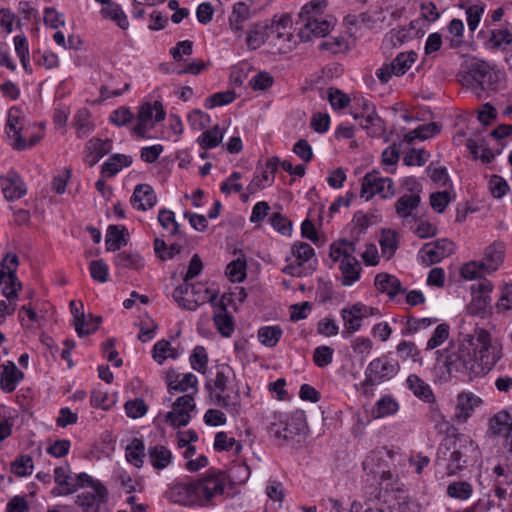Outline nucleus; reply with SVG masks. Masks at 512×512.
I'll return each instance as SVG.
<instances>
[{
	"label": "nucleus",
	"instance_id": "f257e3e1",
	"mask_svg": "<svg viewBox=\"0 0 512 512\" xmlns=\"http://www.w3.org/2000/svg\"><path fill=\"white\" fill-rule=\"evenodd\" d=\"M212 403L220 406L233 417L242 412L240 388L237 384L236 374L228 364H219L215 367V374L206 383Z\"/></svg>",
	"mask_w": 512,
	"mask_h": 512
},
{
	"label": "nucleus",
	"instance_id": "f03ea898",
	"mask_svg": "<svg viewBox=\"0 0 512 512\" xmlns=\"http://www.w3.org/2000/svg\"><path fill=\"white\" fill-rule=\"evenodd\" d=\"M473 338L468 337L459 342L451 341L448 346L437 351V366L444 368L449 376H474Z\"/></svg>",
	"mask_w": 512,
	"mask_h": 512
},
{
	"label": "nucleus",
	"instance_id": "7ed1b4c3",
	"mask_svg": "<svg viewBox=\"0 0 512 512\" xmlns=\"http://www.w3.org/2000/svg\"><path fill=\"white\" fill-rule=\"evenodd\" d=\"M6 134L14 149L22 151L35 146L44 136L43 126L28 121L23 111L14 106L8 111Z\"/></svg>",
	"mask_w": 512,
	"mask_h": 512
},
{
	"label": "nucleus",
	"instance_id": "20e7f679",
	"mask_svg": "<svg viewBox=\"0 0 512 512\" xmlns=\"http://www.w3.org/2000/svg\"><path fill=\"white\" fill-rule=\"evenodd\" d=\"M473 346L474 376H483L502 358V348L497 343H492L490 333L484 329L476 332Z\"/></svg>",
	"mask_w": 512,
	"mask_h": 512
},
{
	"label": "nucleus",
	"instance_id": "39448f33",
	"mask_svg": "<svg viewBox=\"0 0 512 512\" xmlns=\"http://www.w3.org/2000/svg\"><path fill=\"white\" fill-rule=\"evenodd\" d=\"M355 251V243L348 240H339L330 246V258L339 263L343 286H351L360 279L362 269Z\"/></svg>",
	"mask_w": 512,
	"mask_h": 512
},
{
	"label": "nucleus",
	"instance_id": "423d86ee",
	"mask_svg": "<svg viewBox=\"0 0 512 512\" xmlns=\"http://www.w3.org/2000/svg\"><path fill=\"white\" fill-rule=\"evenodd\" d=\"M461 449L470 451L472 456L477 458L480 455L478 446L475 442L466 435H458L454 439H446L440 444L437 451V460H446L449 452V463L447 465V471L449 475H454L462 470L464 463L463 453Z\"/></svg>",
	"mask_w": 512,
	"mask_h": 512
},
{
	"label": "nucleus",
	"instance_id": "0eeeda50",
	"mask_svg": "<svg viewBox=\"0 0 512 512\" xmlns=\"http://www.w3.org/2000/svg\"><path fill=\"white\" fill-rule=\"evenodd\" d=\"M307 427L306 416L303 411L292 413L273 412L269 424L270 433L277 439L289 441L302 434Z\"/></svg>",
	"mask_w": 512,
	"mask_h": 512
},
{
	"label": "nucleus",
	"instance_id": "6e6552de",
	"mask_svg": "<svg viewBox=\"0 0 512 512\" xmlns=\"http://www.w3.org/2000/svg\"><path fill=\"white\" fill-rule=\"evenodd\" d=\"M351 115L369 136L380 138L385 135V123L379 117L375 105L369 99L362 96L354 97Z\"/></svg>",
	"mask_w": 512,
	"mask_h": 512
},
{
	"label": "nucleus",
	"instance_id": "1a4fd4ad",
	"mask_svg": "<svg viewBox=\"0 0 512 512\" xmlns=\"http://www.w3.org/2000/svg\"><path fill=\"white\" fill-rule=\"evenodd\" d=\"M285 274L302 277L311 274L317 265L314 248L305 242H295L291 246L290 255L286 258Z\"/></svg>",
	"mask_w": 512,
	"mask_h": 512
},
{
	"label": "nucleus",
	"instance_id": "9d476101",
	"mask_svg": "<svg viewBox=\"0 0 512 512\" xmlns=\"http://www.w3.org/2000/svg\"><path fill=\"white\" fill-rule=\"evenodd\" d=\"M194 480L198 506L212 505L214 500L223 495L226 485V475L221 471H208Z\"/></svg>",
	"mask_w": 512,
	"mask_h": 512
},
{
	"label": "nucleus",
	"instance_id": "9b49d317",
	"mask_svg": "<svg viewBox=\"0 0 512 512\" xmlns=\"http://www.w3.org/2000/svg\"><path fill=\"white\" fill-rule=\"evenodd\" d=\"M173 298L181 308L195 311L207 301L213 303L216 300V293L202 286L183 283L175 288Z\"/></svg>",
	"mask_w": 512,
	"mask_h": 512
},
{
	"label": "nucleus",
	"instance_id": "f8f14e48",
	"mask_svg": "<svg viewBox=\"0 0 512 512\" xmlns=\"http://www.w3.org/2000/svg\"><path fill=\"white\" fill-rule=\"evenodd\" d=\"M396 194L394 182L389 177H383L380 172L373 170L366 173L361 181L360 197L365 201L374 196L381 199H391Z\"/></svg>",
	"mask_w": 512,
	"mask_h": 512
},
{
	"label": "nucleus",
	"instance_id": "ddd939ff",
	"mask_svg": "<svg viewBox=\"0 0 512 512\" xmlns=\"http://www.w3.org/2000/svg\"><path fill=\"white\" fill-rule=\"evenodd\" d=\"M91 476L87 473L72 474L69 465L59 466L54 469L55 487L51 494L55 497L67 496L75 493L79 488H85Z\"/></svg>",
	"mask_w": 512,
	"mask_h": 512
},
{
	"label": "nucleus",
	"instance_id": "4468645a",
	"mask_svg": "<svg viewBox=\"0 0 512 512\" xmlns=\"http://www.w3.org/2000/svg\"><path fill=\"white\" fill-rule=\"evenodd\" d=\"M85 487L91 491H84L77 495L75 503L83 512H109L107 508L108 490L99 480L93 479L87 482Z\"/></svg>",
	"mask_w": 512,
	"mask_h": 512
},
{
	"label": "nucleus",
	"instance_id": "2eb2a0df",
	"mask_svg": "<svg viewBox=\"0 0 512 512\" xmlns=\"http://www.w3.org/2000/svg\"><path fill=\"white\" fill-rule=\"evenodd\" d=\"M470 75L481 91H490L498 88L505 74L494 63L476 60L470 66Z\"/></svg>",
	"mask_w": 512,
	"mask_h": 512
},
{
	"label": "nucleus",
	"instance_id": "dca6fc26",
	"mask_svg": "<svg viewBox=\"0 0 512 512\" xmlns=\"http://www.w3.org/2000/svg\"><path fill=\"white\" fill-rule=\"evenodd\" d=\"M400 371L399 363L387 356L373 359L365 370L364 384L375 386L391 380Z\"/></svg>",
	"mask_w": 512,
	"mask_h": 512
},
{
	"label": "nucleus",
	"instance_id": "f3484780",
	"mask_svg": "<svg viewBox=\"0 0 512 512\" xmlns=\"http://www.w3.org/2000/svg\"><path fill=\"white\" fill-rule=\"evenodd\" d=\"M292 20L287 14L276 16L268 23V43L279 52L285 53L292 47Z\"/></svg>",
	"mask_w": 512,
	"mask_h": 512
},
{
	"label": "nucleus",
	"instance_id": "a211bd4d",
	"mask_svg": "<svg viewBox=\"0 0 512 512\" xmlns=\"http://www.w3.org/2000/svg\"><path fill=\"white\" fill-rule=\"evenodd\" d=\"M258 1L259 0L238 1L232 5L231 12L228 16V30L236 40H242L244 38L245 31L248 29L247 24L254 15L251 7L258 3Z\"/></svg>",
	"mask_w": 512,
	"mask_h": 512
},
{
	"label": "nucleus",
	"instance_id": "6ab92c4d",
	"mask_svg": "<svg viewBox=\"0 0 512 512\" xmlns=\"http://www.w3.org/2000/svg\"><path fill=\"white\" fill-rule=\"evenodd\" d=\"M166 112L161 102H145L139 106L137 113V125L134 132L144 137L157 123L165 119Z\"/></svg>",
	"mask_w": 512,
	"mask_h": 512
},
{
	"label": "nucleus",
	"instance_id": "aec40b11",
	"mask_svg": "<svg viewBox=\"0 0 512 512\" xmlns=\"http://www.w3.org/2000/svg\"><path fill=\"white\" fill-rule=\"evenodd\" d=\"M196 409L195 398L191 395H182L172 402L171 410L164 415V422L174 428L188 425L191 414Z\"/></svg>",
	"mask_w": 512,
	"mask_h": 512
},
{
	"label": "nucleus",
	"instance_id": "412c9836",
	"mask_svg": "<svg viewBox=\"0 0 512 512\" xmlns=\"http://www.w3.org/2000/svg\"><path fill=\"white\" fill-rule=\"evenodd\" d=\"M372 311V308L362 303H355L342 308L340 311L343 321L342 337L349 338L352 334L358 332L362 327L363 318L371 315Z\"/></svg>",
	"mask_w": 512,
	"mask_h": 512
},
{
	"label": "nucleus",
	"instance_id": "4be33fe9",
	"mask_svg": "<svg viewBox=\"0 0 512 512\" xmlns=\"http://www.w3.org/2000/svg\"><path fill=\"white\" fill-rule=\"evenodd\" d=\"M165 382L170 394L184 393L193 398L198 394V378L191 372L180 373L173 369L167 371Z\"/></svg>",
	"mask_w": 512,
	"mask_h": 512
},
{
	"label": "nucleus",
	"instance_id": "5701e85b",
	"mask_svg": "<svg viewBox=\"0 0 512 512\" xmlns=\"http://www.w3.org/2000/svg\"><path fill=\"white\" fill-rule=\"evenodd\" d=\"M455 250V245L448 239H438L423 245L418 252V259L425 266L442 261L449 257Z\"/></svg>",
	"mask_w": 512,
	"mask_h": 512
},
{
	"label": "nucleus",
	"instance_id": "b1692460",
	"mask_svg": "<svg viewBox=\"0 0 512 512\" xmlns=\"http://www.w3.org/2000/svg\"><path fill=\"white\" fill-rule=\"evenodd\" d=\"M195 485L193 479L174 482L169 486L166 497L169 501L182 506H198Z\"/></svg>",
	"mask_w": 512,
	"mask_h": 512
},
{
	"label": "nucleus",
	"instance_id": "393cba45",
	"mask_svg": "<svg viewBox=\"0 0 512 512\" xmlns=\"http://www.w3.org/2000/svg\"><path fill=\"white\" fill-rule=\"evenodd\" d=\"M481 397L471 391H462L456 396L455 418L460 423H466L475 410L482 406Z\"/></svg>",
	"mask_w": 512,
	"mask_h": 512
},
{
	"label": "nucleus",
	"instance_id": "a878e982",
	"mask_svg": "<svg viewBox=\"0 0 512 512\" xmlns=\"http://www.w3.org/2000/svg\"><path fill=\"white\" fill-rule=\"evenodd\" d=\"M424 23L421 19H414L408 25L392 29L386 36L393 46L402 45L424 34Z\"/></svg>",
	"mask_w": 512,
	"mask_h": 512
},
{
	"label": "nucleus",
	"instance_id": "bb28decb",
	"mask_svg": "<svg viewBox=\"0 0 512 512\" xmlns=\"http://www.w3.org/2000/svg\"><path fill=\"white\" fill-rule=\"evenodd\" d=\"M23 378L24 373L13 361L8 360L0 365V389L3 392H13Z\"/></svg>",
	"mask_w": 512,
	"mask_h": 512
},
{
	"label": "nucleus",
	"instance_id": "cd10ccee",
	"mask_svg": "<svg viewBox=\"0 0 512 512\" xmlns=\"http://www.w3.org/2000/svg\"><path fill=\"white\" fill-rule=\"evenodd\" d=\"M279 162L280 159L278 157H272L266 162L261 174L255 175L248 184L247 190L250 194L257 192L266 186H270L274 182Z\"/></svg>",
	"mask_w": 512,
	"mask_h": 512
},
{
	"label": "nucleus",
	"instance_id": "c85d7f7f",
	"mask_svg": "<svg viewBox=\"0 0 512 512\" xmlns=\"http://www.w3.org/2000/svg\"><path fill=\"white\" fill-rule=\"evenodd\" d=\"M130 203L134 209L146 211L156 205L157 196L150 185L138 184L134 188Z\"/></svg>",
	"mask_w": 512,
	"mask_h": 512
},
{
	"label": "nucleus",
	"instance_id": "c756f323",
	"mask_svg": "<svg viewBox=\"0 0 512 512\" xmlns=\"http://www.w3.org/2000/svg\"><path fill=\"white\" fill-rule=\"evenodd\" d=\"M0 181L3 195L8 201H15L26 194V186L15 172H9L5 177H1Z\"/></svg>",
	"mask_w": 512,
	"mask_h": 512
},
{
	"label": "nucleus",
	"instance_id": "7c9ffc66",
	"mask_svg": "<svg viewBox=\"0 0 512 512\" xmlns=\"http://www.w3.org/2000/svg\"><path fill=\"white\" fill-rule=\"evenodd\" d=\"M112 149V141L109 139L102 140L99 138H92L88 141L85 149L84 162L92 167L99 162V160L107 155Z\"/></svg>",
	"mask_w": 512,
	"mask_h": 512
},
{
	"label": "nucleus",
	"instance_id": "2f4dec72",
	"mask_svg": "<svg viewBox=\"0 0 512 512\" xmlns=\"http://www.w3.org/2000/svg\"><path fill=\"white\" fill-rule=\"evenodd\" d=\"M245 43L250 50L260 48L264 43L268 42V22L253 23L245 31Z\"/></svg>",
	"mask_w": 512,
	"mask_h": 512
},
{
	"label": "nucleus",
	"instance_id": "473e14b6",
	"mask_svg": "<svg viewBox=\"0 0 512 512\" xmlns=\"http://www.w3.org/2000/svg\"><path fill=\"white\" fill-rule=\"evenodd\" d=\"M489 432L495 436L508 438L512 433V416L505 410L497 412L489 420Z\"/></svg>",
	"mask_w": 512,
	"mask_h": 512
},
{
	"label": "nucleus",
	"instance_id": "72a5a7b5",
	"mask_svg": "<svg viewBox=\"0 0 512 512\" xmlns=\"http://www.w3.org/2000/svg\"><path fill=\"white\" fill-rule=\"evenodd\" d=\"M375 287L382 293H386L390 298H394L404 292L400 280L388 273H379L374 280Z\"/></svg>",
	"mask_w": 512,
	"mask_h": 512
},
{
	"label": "nucleus",
	"instance_id": "f704fd0d",
	"mask_svg": "<svg viewBox=\"0 0 512 512\" xmlns=\"http://www.w3.org/2000/svg\"><path fill=\"white\" fill-rule=\"evenodd\" d=\"M420 202V195L404 194L395 203L396 214L402 219L414 218Z\"/></svg>",
	"mask_w": 512,
	"mask_h": 512
},
{
	"label": "nucleus",
	"instance_id": "c9c22d12",
	"mask_svg": "<svg viewBox=\"0 0 512 512\" xmlns=\"http://www.w3.org/2000/svg\"><path fill=\"white\" fill-rule=\"evenodd\" d=\"M408 389L420 400L427 403L435 401V395L430 387L424 380L416 374H410L406 379Z\"/></svg>",
	"mask_w": 512,
	"mask_h": 512
},
{
	"label": "nucleus",
	"instance_id": "e433bc0d",
	"mask_svg": "<svg viewBox=\"0 0 512 512\" xmlns=\"http://www.w3.org/2000/svg\"><path fill=\"white\" fill-rule=\"evenodd\" d=\"M147 455L149 463L157 470L167 468L173 461L171 450L163 445L149 446Z\"/></svg>",
	"mask_w": 512,
	"mask_h": 512
},
{
	"label": "nucleus",
	"instance_id": "4c0bfd02",
	"mask_svg": "<svg viewBox=\"0 0 512 512\" xmlns=\"http://www.w3.org/2000/svg\"><path fill=\"white\" fill-rule=\"evenodd\" d=\"M132 164V157L124 154H114L109 157L102 165L101 175L103 178L114 177L123 168Z\"/></svg>",
	"mask_w": 512,
	"mask_h": 512
},
{
	"label": "nucleus",
	"instance_id": "58836bf2",
	"mask_svg": "<svg viewBox=\"0 0 512 512\" xmlns=\"http://www.w3.org/2000/svg\"><path fill=\"white\" fill-rule=\"evenodd\" d=\"M504 258V248L502 244L494 243L486 248L484 257L480 261L487 273L496 271L502 264Z\"/></svg>",
	"mask_w": 512,
	"mask_h": 512
},
{
	"label": "nucleus",
	"instance_id": "ea45409f",
	"mask_svg": "<svg viewBox=\"0 0 512 512\" xmlns=\"http://www.w3.org/2000/svg\"><path fill=\"white\" fill-rule=\"evenodd\" d=\"M331 28V24L329 21L320 19V18H309L304 28L300 31V36L303 40L307 41L310 39V36L313 35L315 37H325Z\"/></svg>",
	"mask_w": 512,
	"mask_h": 512
},
{
	"label": "nucleus",
	"instance_id": "a19ab883",
	"mask_svg": "<svg viewBox=\"0 0 512 512\" xmlns=\"http://www.w3.org/2000/svg\"><path fill=\"white\" fill-rule=\"evenodd\" d=\"M73 127L79 138L86 137L94 131L95 124L92 121L91 112L87 108H81L76 111L73 116Z\"/></svg>",
	"mask_w": 512,
	"mask_h": 512
},
{
	"label": "nucleus",
	"instance_id": "79ce46f5",
	"mask_svg": "<svg viewBox=\"0 0 512 512\" xmlns=\"http://www.w3.org/2000/svg\"><path fill=\"white\" fill-rule=\"evenodd\" d=\"M181 351L171 346V343L165 339L157 341L152 348V358L160 365L168 358L177 359Z\"/></svg>",
	"mask_w": 512,
	"mask_h": 512
},
{
	"label": "nucleus",
	"instance_id": "37998d69",
	"mask_svg": "<svg viewBox=\"0 0 512 512\" xmlns=\"http://www.w3.org/2000/svg\"><path fill=\"white\" fill-rule=\"evenodd\" d=\"M283 335V331L278 325L262 326L257 331L259 342L265 347H275Z\"/></svg>",
	"mask_w": 512,
	"mask_h": 512
},
{
	"label": "nucleus",
	"instance_id": "c03bdc74",
	"mask_svg": "<svg viewBox=\"0 0 512 512\" xmlns=\"http://www.w3.org/2000/svg\"><path fill=\"white\" fill-rule=\"evenodd\" d=\"M398 409V402L392 396L386 395L376 401L372 409V416L376 419L388 417L394 415Z\"/></svg>",
	"mask_w": 512,
	"mask_h": 512
},
{
	"label": "nucleus",
	"instance_id": "a18cd8bd",
	"mask_svg": "<svg viewBox=\"0 0 512 512\" xmlns=\"http://www.w3.org/2000/svg\"><path fill=\"white\" fill-rule=\"evenodd\" d=\"M125 457L127 461L135 467H142L145 457L144 442L139 438H134L126 447Z\"/></svg>",
	"mask_w": 512,
	"mask_h": 512
},
{
	"label": "nucleus",
	"instance_id": "49530a36",
	"mask_svg": "<svg viewBox=\"0 0 512 512\" xmlns=\"http://www.w3.org/2000/svg\"><path fill=\"white\" fill-rule=\"evenodd\" d=\"M101 14L103 17L111 19L112 21L116 22V24L121 29L125 30L129 26V21L126 14L124 13L120 5L114 2L109 1L106 4H104L101 10Z\"/></svg>",
	"mask_w": 512,
	"mask_h": 512
},
{
	"label": "nucleus",
	"instance_id": "de8ad7c7",
	"mask_svg": "<svg viewBox=\"0 0 512 512\" xmlns=\"http://www.w3.org/2000/svg\"><path fill=\"white\" fill-rule=\"evenodd\" d=\"M125 232L126 229L124 227L116 225H110L108 227L105 239L107 251H116L126 245Z\"/></svg>",
	"mask_w": 512,
	"mask_h": 512
},
{
	"label": "nucleus",
	"instance_id": "09e8293b",
	"mask_svg": "<svg viewBox=\"0 0 512 512\" xmlns=\"http://www.w3.org/2000/svg\"><path fill=\"white\" fill-rule=\"evenodd\" d=\"M417 60V54L414 51L399 53L391 62L394 75H404Z\"/></svg>",
	"mask_w": 512,
	"mask_h": 512
},
{
	"label": "nucleus",
	"instance_id": "8fccbe9b",
	"mask_svg": "<svg viewBox=\"0 0 512 512\" xmlns=\"http://www.w3.org/2000/svg\"><path fill=\"white\" fill-rule=\"evenodd\" d=\"M379 243L383 255L386 256L387 258H390L398 249L399 235L394 230L384 229L381 233Z\"/></svg>",
	"mask_w": 512,
	"mask_h": 512
},
{
	"label": "nucleus",
	"instance_id": "3c124183",
	"mask_svg": "<svg viewBox=\"0 0 512 512\" xmlns=\"http://www.w3.org/2000/svg\"><path fill=\"white\" fill-rule=\"evenodd\" d=\"M223 140V131L216 125L212 129L204 131L197 139L201 148L208 150L217 147Z\"/></svg>",
	"mask_w": 512,
	"mask_h": 512
},
{
	"label": "nucleus",
	"instance_id": "603ef678",
	"mask_svg": "<svg viewBox=\"0 0 512 512\" xmlns=\"http://www.w3.org/2000/svg\"><path fill=\"white\" fill-rule=\"evenodd\" d=\"M214 449L216 451H232L235 454L240 453L242 445L233 437H229L226 432H218L214 439Z\"/></svg>",
	"mask_w": 512,
	"mask_h": 512
},
{
	"label": "nucleus",
	"instance_id": "864d4df0",
	"mask_svg": "<svg viewBox=\"0 0 512 512\" xmlns=\"http://www.w3.org/2000/svg\"><path fill=\"white\" fill-rule=\"evenodd\" d=\"M114 263L117 267L123 269H135L138 270L143 267V259L137 253H129L122 251L115 256Z\"/></svg>",
	"mask_w": 512,
	"mask_h": 512
},
{
	"label": "nucleus",
	"instance_id": "5fc2aeb1",
	"mask_svg": "<svg viewBox=\"0 0 512 512\" xmlns=\"http://www.w3.org/2000/svg\"><path fill=\"white\" fill-rule=\"evenodd\" d=\"M0 283L3 286L2 294L8 300H15L18 297L21 283L18 281L16 274H0Z\"/></svg>",
	"mask_w": 512,
	"mask_h": 512
},
{
	"label": "nucleus",
	"instance_id": "6e6d98bb",
	"mask_svg": "<svg viewBox=\"0 0 512 512\" xmlns=\"http://www.w3.org/2000/svg\"><path fill=\"white\" fill-rule=\"evenodd\" d=\"M512 43V31L509 28L494 29L490 33L487 45L491 49H499Z\"/></svg>",
	"mask_w": 512,
	"mask_h": 512
},
{
	"label": "nucleus",
	"instance_id": "4d7b16f0",
	"mask_svg": "<svg viewBox=\"0 0 512 512\" xmlns=\"http://www.w3.org/2000/svg\"><path fill=\"white\" fill-rule=\"evenodd\" d=\"M472 493V485L466 481H455L447 486V495L458 500H467Z\"/></svg>",
	"mask_w": 512,
	"mask_h": 512
},
{
	"label": "nucleus",
	"instance_id": "13d9d810",
	"mask_svg": "<svg viewBox=\"0 0 512 512\" xmlns=\"http://www.w3.org/2000/svg\"><path fill=\"white\" fill-rule=\"evenodd\" d=\"M266 495L273 509H279L282 507L284 489L281 482L276 480L269 481L266 486Z\"/></svg>",
	"mask_w": 512,
	"mask_h": 512
},
{
	"label": "nucleus",
	"instance_id": "bf43d9fd",
	"mask_svg": "<svg viewBox=\"0 0 512 512\" xmlns=\"http://www.w3.org/2000/svg\"><path fill=\"white\" fill-rule=\"evenodd\" d=\"M34 469L33 459L29 455L17 457L11 464V471L18 477L31 475Z\"/></svg>",
	"mask_w": 512,
	"mask_h": 512
},
{
	"label": "nucleus",
	"instance_id": "052dcab7",
	"mask_svg": "<svg viewBox=\"0 0 512 512\" xmlns=\"http://www.w3.org/2000/svg\"><path fill=\"white\" fill-rule=\"evenodd\" d=\"M190 365L191 367L202 374H205L207 371V364H208V355L203 346H196L192 354L190 356Z\"/></svg>",
	"mask_w": 512,
	"mask_h": 512
},
{
	"label": "nucleus",
	"instance_id": "680f3d73",
	"mask_svg": "<svg viewBox=\"0 0 512 512\" xmlns=\"http://www.w3.org/2000/svg\"><path fill=\"white\" fill-rule=\"evenodd\" d=\"M231 282H242L246 277V262L242 259H236L227 265L225 271Z\"/></svg>",
	"mask_w": 512,
	"mask_h": 512
},
{
	"label": "nucleus",
	"instance_id": "e2e57ef3",
	"mask_svg": "<svg viewBox=\"0 0 512 512\" xmlns=\"http://www.w3.org/2000/svg\"><path fill=\"white\" fill-rule=\"evenodd\" d=\"M158 222L163 229L167 230L171 235L179 233V224L175 219V214L169 209H161L158 213Z\"/></svg>",
	"mask_w": 512,
	"mask_h": 512
},
{
	"label": "nucleus",
	"instance_id": "0e129e2a",
	"mask_svg": "<svg viewBox=\"0 0 512 512\" xmlns=\"http://www.w3.org/2000/svg\"><path fill=\"white\" fill-rule=\"evenodd\" d=\"M396 353L402 360L412 359L414 362L420 360V350L412 341H401L396 347Z\"/></svg>",
	"mask_w": 512,
	"mask_h": 512
},
{
	"label": "nucleus",
	"instance_id": "69168bd1",
	"mask_svg": "<svg viewBox=\"0 0 512 512\" xmlns=\"http://www.w3.org/2000/svg\"><path fill=\"white\" fill-rule=\"evenodd\" d=\"M215 326L219 333L224 337H230L234 332L232 317L227 312L215 313L213 317Z\"/></svg>",
	"mask_w": 512,
	"mask_h": 512
},
{
	"label": "nucleus",
	"instance_id": "338daca9",
	"mask_svg": "<svg viewBox=\"0 0 512 512\" xmlns=\"http://www.w3.org/2000/svg\"><path fill=\"white\" fill-rule=\"evenodd\" d=\"M188 124L191 127V129L195 131H200L205 129L210 124V116L199 109H195L191 111L187 116Z\"/></svg>",
	"mask_w": 512,
	"mask_h": 512
},
{
	"label": "nucleus",
	"instance_id": "774afa93",
	"mask_svg": "<svg viewBox=\"0 0 512 512\" xmlns=\"http://www.w3.org/2000/svg\"><path fill=\"white\" fill-rule=\"evenodd\" d=\"M452 199L453 195L449 190L434 192L430 195V205L434 211L442 213Z\"/></svg>",
	"mask_w": 512,
	"mask_h": 512
}]
</instances>
